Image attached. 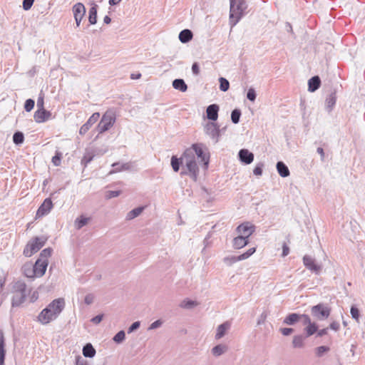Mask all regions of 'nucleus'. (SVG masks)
I'll return each mask as SVG.
<instances>
[{"instance_id": "393cba45", "label": "nucleus", "mask_w": 365, "mask_h": 365, "mask_svg": "<svg viewBox=\"0 0 365 365\" xmlns=\"http://www.w3.org/2000/svg\"><path fill=\"white\" fill-rule=\"evenodd\" d=\"M83 355L86 358H93L96 354V351L91 343H87L83 347Z\"/></svg>"}, {"instance_id": "4d7b16f0", "label": "nucleus", "mask_w": 365, "mask_h": 365, "mask_svg": "<svg viewBox=\"0 0 365 365\" xmlns=\"http://www.w3.org/2000/svg\"><path fill=\"white\" fill-rule=\"evenodd\" d=\"M163 322L160 319L155 320L149 327V329H155L162 325Z\"/></svg>"}, {"instance_id": "7ed1b4c3", "label": "nucleus", "mask_w": 365, "mask_h": 365, "mask_svg": "<svg viewBox=\"0 0 365 365\" xmlns=\"http://www.w3.org/2000/svg\"><path fill=\"white\" fill-rule=\"evenodd\" d=\"M26 288L27 286L24 281L19 280L14 283L12 287L13 297L11 299L12 307H18L26 301L29 293Z\"/></svg>"}, {"instance_id": "680f3d73", "label": "nucleus", "mask_w": 365, "mask_h": 365, "mask_svg": "<svg viewBox=\"0 0 365 365\" xmlns=\"http://www.w3.org/2000/svg\"><path fill=\"white\" fill-rule=\"evenodd\" d=\"M289 253V247L287 246L286 243H283L282 245V257H286Z\"/></svg>"}, {"instance_id": "3c124183", "label": "nucleus", "mask_w": 365, "mask_h": 365, "mask_svg": "<svg viewBox=\"0 0 365 365\" xmlns=\"http://www.w3.org/2000/svg\"><path fill=\"white\" fill-rule=\"evenodd\" d=\"M140 326V322L139 321H136L133 322L128 329V333H132L133 331L137 330Z\"/></svg>"}, {"instance_id": "20e7f679", "label": "nucleus", "mask_w": 365, "mask_h": 365, "mask_svg": "<svg viewBox=\"0 0 365 365\" xmlns=\"http://www.w3.org/2000/svg\"><path fill=\"white\" fill-rule=\"evenodd\" d=\"M171 165L175 172H178L182 167L181 175H189L195 181L197 180L198 175V166L197 161H186L185 165H183V161H170Z\"/></svg>"}, {"instance_id": "5fc2aeb1", "label": "nucleus", "mask_w": 365, "mask_h": 365, "mask_svg": "<svg viewBox=\"0 0 365 365\" xmlns=\"http://www.w3.org/2000/svg\"><path fill=\"white\" fill-rule=\"evenodd\" d=\"M76 365H89V364L81 356H78L76 357Z\"/></svg>"}, {"instance_id": "2eb2a0df", "label": "nucleus", "mask_w": 365, "mask_h": 365, "mask_svg": "<svg viewBox=\"0 0 365 365\" xmlns=\"http://www.w3.org/2000/svg\"><path fill=\"white\" fill-rule=\"evenodd\" d=\"M100 113L96 112L94 113L89 118L88 120L81 127L79 133L81 135H85L90 128L96 123L98 120L99 119Z\"/></svg>"}, {"instance_id": "cd10ccee", "label": "nucleus", "mask_w": 365, "mask_h": 365, "mask_svg": "<svg viewBox=\"0 0 365 365\" xmlns=\"http://www.w3.org/2000/svg\"><path fill=\"white\" fill-rule=\"evenodd\" d=\"M195 155L192 147L187 148L183 153V155L180 158H178L176 155H173L170 160H194Z\"/></svg>"}, {"instance_id": "de8ad7c7", "label": "nucleus", "mask_w": 365, "mask_h": 365, "mask_svg": "<svg viewBox=\"0 0 365 365\" xmlns=\"http://www.w3.org/2000/svg\"><path fill=\"white\" fill-rule=\"evenodd\" d=\"M121 191L120 190H108L106 192V197L107 199H111L113 197H116L120 195Z\"/></svg>"}, {"instance_id": "774afa93", "label": "nucleus", "mask_w": 365, "mask_h": 365, "mask_svg": "<svg viewBox=\"0 0 365 365\" xmlns=\"http://www.w3.org/2000/svg\"><path fill=\"white\" fill-rule=\"evenodd\" d=\"M38 292L34 291L31 296L30 302H34L35 301H36L38 299Z\"/></svg>"}, {"instance_id": "72a5a7b5", "label": "nucleus", "mask_w": 365, "mask_h": 365, "mask_svg": "<svg viewBox=\"0 0 365 365\" xmlns=\"http://www.w3.org/2000/svg\"><path fill=\"white\" fill-rule=\"evenodd\" d=\"M239 160H254V154L247 149H241L238 153Z\"/></svg>"}, {"instance_id": "39448f33", "label": "nucleus", "mask_w": 365, "mask_h": 365, "mask_svg": "<svg viewBox=\"0 0 365 365\" xmlns=\"http://www.w3.org/2000/svg\"><path fill=\"white\" fill-rule=\"evenodd\" d=\"M48 239V237L45 235L33 237L24 247L23 254L26 257H31L45 245Z\"/></svg>"}, {"instance_id": "052dcab7", "label": "nucleus", "mask_w": 365, "mask_h": 365, "mask_svg": "<svg viewBox=\"0 0 365 365\" xmlns=\"http://www.w3.org/2000/svg\"><path fill=\"white\" fill-rule=\"evenodd\" d=\"M192 71L194 75L197 76L200 73V67L197 63H194L192 66Z\"/></svg>"}, {"instance_id": "c756f323", "label": "nucleus", "mask_w": 365, "mask_h": 365, "mask_svg": "<svg viewBox=\"0 0 365 365\" xmlns=\"http://www.w3.org/2000/svg\"><path fill=\"white\" fill-rule=\"evenodd\" d=\"M90 220L91 217H87L81 215L75 220L74 226L77 230H81L83 227L86 225Z\"/></svg>"}, {"instance_id": "c9c22d12", "label": "nucleus", "mask_w": 365, "mask_h": 365, "mask_svg": "<svg viewBox=\"0 0 365 365\" xmlns=\"http://www.w3.org/2000/svg\"><path fill=\"white\" fill-rule=\"evenodd\" d=\"M227 351V346L223 344H217L212 349V354L215 356H220Z\"/></svg>"}, {"instance_id": "b1692460", "label": "nucleus", "mask_w": 365, "mask_h": 365, "mask_svg": "<svg viewBox=\"0 0 365 365\" xmlns=\"http://www.w3.org/2000/svg\"><path fill=\"white\" fill-rule=\"evenodd\" d=\"M320 78L318 76H313L308 81V90L310 92H314L320 87Z\"/></svg>"}, {"instance_id": "8fccbe9b", "label": "nucleus", "mask_w": 365, "mask_h": 365, "mask_svg": "<svg viewBox=\"0 0 365 365\" xmlns=\"http://www.w3.org/2000/svg\"><path fill=\"white\" fill-rule=\"evenodd\" d=\"M302 321V324L307 326L312 322L309 315L305 314H300V321Z\"/></svg>"}, {"instance_id": "ea45409f", "label": "nucleus", "mask_w": 365, "mask_h": 365, "mask_svg": "<svg viewBox=\"0 0 365 365\" xmlns=\"http://www.w3.org/2000/svg\"><path fill=\"white\" fill-rule=\"evenodd\" d=\"M219 81H220V89L224 92L227 91L230 88L229 81L223 77H220L219 78Z\"/></svg>"}, {"instance_id": "a878e982", "label": "nucleus", "mask_w": 365, "mask_h": 365, "mask_svg": "<svg viewBox=\"0 0 365 365\" xmlns=\"http://www.w3.org/2000/svg\"><path fill=\"white\" fill-rule=\"evenodd\" d=\"M336 93H331L326 98L325 105L327 111L329 113L331 111L333 107L336 104Z\"/></svg>"}, {"instance_id": "338daca9", "label": "nucleus", "mask_w": 365, "mask_h": 365, "mask_svg": "<svg viewBox=\"0 0 365 365\" xmlns=\"http://www.w3.org/2000/svg\"><path fill=\"white\" fill-rule=\"evenodd\" d=\"M266 318H267V314L264 312H263L260 315V317L257 321V324L260 325V324H263L264 322V321L266 320Z\"/></svg>"}, {"instance_id": "f03ea898", "label": "nucleus", "mask_w": 365, "mask_h": 365, "mask_svg": "<svg viewBox=\"0 0 365 365\" xmlns=\"http://www.w3.org/2000/svg\"><path fill=\"white\" fill-rule=\"evenodd\" d=\"M230 24L235 26L244 16L247 9L245 0H230Z\"/></svg>"}, {"instance_id": "c03bdc74", "label": "nucleus", "mask_w": 365, "mask_h": 365, "mask_svg": "<svg viewBox=\"0 0 365 365\" xmlns=\"http://www.w3.org/2000/svg\"><path fill=\"white\" fill-rule=\"evenodd\" d=\"M350 313L352 319L359 321L360 317V312L359 309L355 305H352L351 307Z\"/></svg>"}, {"instance_id": "a19ab883", "label": "nucleus", "mask_w": 365, "mask_h": 365, "mask_svg": "<svg viewBox=\"0 0 365 365\" xmlns=\"http://www.w3.org/2000/svg\"><path fill=\"white\" fill-rule=\"evenodd\" d=\"M330 348L327 346H320L315 349V354L318 357H322L325 353L328 352Z\"/></svg>"}, {"instance_id": "c85d7f7f", "label": "nucleus", "mask_w": 365, "mask_h": 365, "mask_svg": "<svg viewBox=\"0 0 365 365\" xmlns=\"http://www.w3.org/2000/svg\"><path fill=\"white\" fill-rule=\"evenodd\" d=\"M193 34L190 29H184L179 34V40L183 43H187L192 38Z\"/></svg>"}, {"instance_id": "13d9d810", "label": "nucleus", "mask_w": 365, "mask_h": 365, "mask_svg": "<svg viewBox=\"0 0 365 365\" xmlns=\"http://www.w3.org/2000/svg\"><path fill=\"white\" fill-rule=\"evenodd\" d=\"M103 314H98L96 317H93L91 321L93 324H99L103 320Z\"/></svg>"}, {"instance_id": "4468645a", "label": "nucleus", "mask_w": 365, "mask_h": 365, "mask_svg": "<svg viewBox=\"0 0 365 365\" xmlns=\"http://www.w3.org/2000/svg\"><path fill=\"white\" fill-rule=\"evenodd\" d=\"M53 208V202L50 198H46L36 212V217L48 215Z\"/></svg>"}, {"instance_id": "2f4dec72", "label": "nucleus", "mask_w": 365, "mask_h": 365, "mask_svg": "<svg viewBox=\"0 0 365 365\" xmlns=\"http://www.w3.org/2000/svg\"><path fill=\"white\" fill-rule=\"evenodd\" d=\"M307 337L302 334L295 335L293 337L292 346L294 348H303L304 346V340Z\"/></svg>"}, {"instance_id": "f257e3e1", "label": "nucleus", "mask_w": 365, "mask_h": 365, "mask_svg": "<svg viewBox=\"0 0 365 365\" xmlns=\"http://www.w3.org/2000/svg\"><path fill=\"white\" fill-rule=\"evenodd\" d=\"M65 307L63 298H58L49 303L38 314V322L41 324H47L55 320L62 312Z\"/></svg>"}, {"instance_id": "0eeeda50", "label": "nucleus", "mask_w": 365, "mask_h": 365, "mask_svg": "<svg viewBox=\"0 0 365 365\" xmlns=\"http://www.w3.org/2000/svg\"><path fill=\"white\" fill-rule=\"evenodd\" d=\"M331 313V308L325 304L319 303L312 307L311 314L318 320H324L327 319Z\"/></svg>"}, {"instance_id": "79ce46f5", "label": "nucleus", "mask_w": 365, "mask_h": 365, "mask_svg": "<svg viewBox=\"0 0 365 365\" xmlns=\"http://www.w3.org/2000/svg\"><path fill=\"white\" fill-rule=\"evenodd\" d=\"M24 136L21 132H16L13 135V141L15 144L19 145L24 142Z\"/></svg>"}, {"instance_id": "412c9836", "label": "nucleus", "mask_w": 365, "mask_h": 365, "mask_svg": "<svg viewBox=\"0 0 365 365\" xmlns=\"http://www.w3.org/2000/svg\"><path fill=\"white\" fill-rule=\"evenodd\" d=\"M300 321V314L298 313H291L289 314L283 320V323L289 325L294 326L297 322Z\"/></svg>"}, {"instance_id": "7c9ffc66", "label": "nucleus", "mask_w": 365, "mask_h": 365, "mask_svg": "<svg viewBox=\"0 0 365 365\" xmlns=\"http://www.w3.org/2000/svg\"><path fill=\"white\" fill-rule=\"evenodd\" d=\"M173 86L175 89L178 90L181 92H185L187 90V86L185 81L181 78L175 79L173 81Z\"/></svg>"}, {"instance_id": "6e6552de", "label": "nucleus", "mask_w": 365, "mask_h": 365, "mask_svg": "<svg viewBox=\"0 0 365 365\" xmlns=\"http://www.w3.org/2000/svg\"><path fill=\"white\" fill-rule=\"evenodd\" d=\"M256 252L255 247H251L245 252L238 256H227L224 257L223 262L228 266H231L237 262L245 260L252 256Z\"/></svg>"}, {"instance_id": "dca6fc26", "label": "nucleus", "mask_w": 365, "mask_h": 365, "mask_svg": "<svg viewBox=\"0 0 365 365\" xmlns=\"http://www.w3.org/2000/svg\"><path fill=\"white\" fill-rule=\"evenodd\" d=\"M51 115L50 111L44 108H39L34 113V118L36 123H41L48 120Z\"/></svg>"}, {"instance_id": "6e6d98bb", "label": "nucleus", "mask_w": 365, "mask_h": 365, "mask_svg": "<svg viewBox=\"0 0 365 365\" xmlns=\"http://www.w3.org/2000/svg\"><path fill=\"white\" fill-rule=\"evenodd\" d=\"M279 331H280V332L282 333V335H284V336H289L292 333H293L294 329L285 327V328H281Z\"/></svg>"}, {"instance_id": "f3484780", "label": "nucleus", "mask_w": 365, "mask_h": 365, "mask_svg": "<svg viewBox=\"0 0 365 365\" xmlns=\"http://www.w3.org/2000/svg\"><path fill=\"white\" fill-rule=\"evenodd\" d=\"M219 106L217 104H211L206 109L207 118L212 121H215L218 118Z\"/></svg>"}, {"instance_id": "f8f14e48", "label": "nucleus", "mask_w": 365, "mask_h": 365, "mask_svg": "<svg viewBox=\"0 0 365 365\" xmlns=\"http://www.w3.org/2000/svg\"><path fill=\"white\" fill-rule=\"evenodd\" d=\"M72 12L76 26L78 27L81 25V21L86 14V7L82 3H76L72 7Z\"/></svg>"}, {"instance_id": "4be33fe9", "label": "nucleus", "mask_w": 365, "mask_h": 365, "mask_svg": "<svg viewBox=\"0 0 365 365\" xmlns=\"http://www.w3.org/2000/svg\"><path fill=\"white\" fill-rule=\"evenodd\" d=\"M113 170L109 171L108 174L111 175L116 172H120L121 170H127L130 168V163H123L121 164L119 161H116L112 164Z\"/></svg>"}, {"instance_id": "6ab92c4d", "label": "nucleus", "mask_w": 365, "mask_h": 365, "mask_svg": "<svg viewBox=\"0 0 365 365\" xmlns=\"http://www.w3.org/2000/svg\"><path fill=\"white\" fill-rule=\"evenodd\" d=\"M249 244V240L240 236L235 237L232 240V247L236 250L241 249Z\"/></svg>"}, {"instance_id": "49530a36", "label": "nucleus", "mask_w": 365, "mask_h": 365, "mask_svg": "<svg viewBox=\"0 0 365 365\" xmlns=\"http://www.w3.org/2000/svg\"><path fill=\"white\" fill-rule=\"evenodd\" d=\"M257 94L255 92V90L253 88H249L247 93V98L249 101L254 102L256 99Z\"/></svg>"}, {"instance_id": "9b49d317", "label": "nucleus", "mask_w": 365, "mask_h": 365, "mask_svg": "<svg viewBox=\"0 0 365 365\" xmlns=\"http://www.w3.org/2000/svg\"><path fill=\"white\" fill-rule=\"evenodd\" d=\"M303 264L304 267L310 270L312 272L315 274H319L322 270V266L316 263V260L314 257L310 255H305L303 257Z\"/></svg>"}, {"instance_id": "473e14b6", "label": "nucleus", "mask_w": 365, "mask_h": 365, "mask_svg": "<svg viewBox=\"0 0 365 365\" xmlns=\"http://www.w3.org/2000/svg\"><path fill=\"white\" fill-rule=\"evenodd\" d=\"M318 325L315 322H311L304 329L305 336L309 337L317 333Z\"/></svg>"}, {"instance_id": "5701e85b", "label": "nucleus", "mask_w": 365, "mask_h": 365, "mask_svg": "<svg viewBox=\"0 0 365 365\" xmlns=\"http://www.w3.org/2000/svg\"><path fill=\"white\" fill-rule=\"evenodd\" d=\"M192 147L194 155L196 154L200 160H209L210 156L207 155L203 151L202 144H193Z\"/></svg>"}, {"instance_id": "aec40b11", "label": "nucleus", "mask_w": 365, "mask_h": 365, "mask_svg": "<svg viewBox=\"0 0 365 365\" xmlns=\"http://www.w3.org/2000/svg\"><path fill=\"white\" fill-rule=\"evenodd\" d=\"M279 175L282 178H287L290 175L288 166L283 161H277L276 165Z\"/></svg>"}, {"instance_id": "09e8293b", "label": "nucleus", "mask_w": 365, "mask_h": 365, "mask_svg": "<svg viewBox=\"0 0 365 365\" xmlns=\"http://www.w3.org/2000/svg\"><path fill=\"white\" fill-rule=\"evenodd\" d=\"M263 163H259L257 165V166L253 170V173L255 175H262V171H263Z\"/></svg>"}, {"instance_id": "e433bc0d", "label": "nucleus", "mask_w": 365, "mask_h": 365, "mask_svg": "<svg viewBox=\"0 0 365 365\" xmlns=\"http://www.w3.org/2000/svg\"><path fill=\"white\" fill-rule=\"evenodd\" d=\"M144 210V207H138L130 210L127 215V219L132 220L139 216Z\"/></svg>"}, {"instance_id": "58836bf2", "label": "nucleus", "mask_w": 365, "mask_h": 365, "mask_svg": "<svg viewBox=\"0 0 365 365\" xmlns=\"http://www.w3.org/2000/svg\"><path fill=\"white\" fill-rule=\"evenodd\" d=\"M125 338V333L123 330L119 331L113 338V340L116 344H120L122 343Z\"/></svg>"}, {"instance_id": "9d476101", "label": "nucleus", "mask_w": 365, "mask_h": 365, "mask_svg": "<svg viewBox=\"0 0 365 365\" xmlns=\"http://www.w3.org/2000/svg\"><path fill=\"white\" fill-rule=\"evenodd\" d=\"M205 132L215 143H217L220 137V129L216 123H207L205 125Z\"/></svg>"}, {"instance_id": "ddd939ff", "label": "nucleus", "mask_w": 365, "mask_h": 365, "mask_svg": "<svg viewBox=\"0 0 365 365\" xmlns=\"http://www.w3.org/2000/svg\"><path fill=\"white\" fill-rule=\"evenodd\" d=\"M48 264V260L38 259L34 264L32 269H29V271L36 277H42L46 271Z\"/></svg>"}, {"instance_id": "a18cd8bd", "label": "nucleus", "mask_w": 365, "mask_h": 365, "mask_svg": "<svg viewBox=\"0 0 365 365\" xmlns=\"http://www.w3.org/2000/svg\"><path fill=\"white\" fill-rule=\"evenodd\" d=\"M35 102L33 99H27L24 103V109L27 112H30L34 107Z\"/></svg>"}, {"instance_id": "37998d69", "label": "nucleus", "mask_w": 365, "mask_h": 365, "mask_svg": "<svg viewBox=\"0 0 365 365\" xmlns=\"http://www.w3.org/2000/svg\"><path fill=\"white\" fill-rule=\"evenodd\" d=\"M52 252H53V250L51 247H47V248L43 249L41 252L38 259H43L48 260V258L51 255Z\"/></svg>"}, {"instance_id": "864d4df0", "label": "nucleus", "mask_w": 365, "mask_h": 365, "mask_svg": "<svg viewBox=\"0 0 365 365\" xmlns=\"http://www.w3.org/2000/svg\"><path fill=\"white\" fill-rule=\"evenodd\" d=\"M6 356L5 348H2V344L0 345V365H4V360Z\"/></svg>"}, {"instance_id": "4c0bfd02", "label": "nucleus", "mask_w": 365, "mask_h": 365, "mask_svg": "<svg viewBox=\"0 0 365 365\" xmlns=\"http://www.w3.org/2000/svg\"><path fill=\"white\" fill-rule=\"evenodd\" d=\"M241 116V110L240 109H234L231 113V120L234 124H237L240 122Z\"/></svg>"}, {"instance_id": "f704fd0d", "label": "nucleus", "mask_w": 365, "mask_h": 365, "mask_svg": "<svg viewBox=\"0 0 365 365\" xmlns=\"http://www.w3.org/2000/svg\"><path fill=\"white\" fill-rule=\"evenodd\" d=\"M197 305V302L196 301L190 299H185L182 300L180 304V307L183 309H191L196 307Z\"/></svg>"}, {"instance_id": "69168bd1", "label": "nucleus", "mask_w": 365, "mask_h": 365, "mask_svg": "<svg viewBox=\"0 0 365 365\" xmlns=\"http://www.w3.org/2000/svg\"><path fill=\"white\" fill-rule=\"evenodd\" d=\"M93 301V297L91 294H87L85 297L84 302L86 304H92Z\"/></svg>"}, {"instance_id": "e2e57ef3", "label": "nucleus", "mask_w": 365, "mask_h": 365, "mask_svg": "<svg viewBox=\"0 0 365 365\" xmlns=\"http://www.w3.org/2000/svg\"><path fill=\"white\" fill-rule=\"evenodd\" d=\"M328 330H329L328 327L327 328H324V329H319V330L317 329V336L322 337V336L327 334Z\"/></svg>"}, {"instance_id": "423d86ee", "label": "nucleus", "mask_w": 365, "mask_h": 365, "mask_svg": "<svg viewBox=\"0 0 365 365\" xmlns=\"http://www.w3.org/2000/svg\"><path fill=\"white\" fill-rule=\"evenodd\" d=\"M115 113L112 110H107L102 116L98 123L96 129L98 133L101 134L110 128H112L115 122Z\"/></svg>"}, {"instance_id": "1a4fd4ad", "label": "nucleus", "mask_w": 365, "mask_h": 365, "mask_svg": "<svg viewBox=\"0 0 365 365\" xmlns=\"http://www.w3.org/2000/svg\"><path fill=\"white\" fill-rule=\"evenodd\" d=\"M255 226L250 222H245L238 225L235 230L240 236L249 240V237L255 232Z\"/></svg>"}, {"instance_id": "a211bd4d", "label": "nucleus", "mask_w": 365, "mask_h": 365, "mask_svg": "<svg viewBox=\"0 0 365 365\" xmlns=\"http://www.w3.org/2000/svg\"><path fill=\"white\" fill-rule=\"evenodd\" d=\"M231 323L228 321L220 324L217 328V331L215 334V339H220L222 338L227 331L230 329Z\"/></svg>"}, {"instance_id": "bb28decb", "label": "nucleus", "mask_w": 365, "mask_h": 365, "mask_svg": "<svg viewBox=\"0 0 365 365\" xmlns=\"http://www.w3.org/2000/svg\"><path fill=\"white\" fill-rule=\"evenodd\" d=\"M93 6L90 8L88 11V21L90 24L94 25L97 22V9L98 5L93 3Z\"/></svg>"}, {"instance_id": "0e129e2a", "label": "nucleus", "mask_w": 365, "mask_h": 365, "mask_svg": "<svg viewBox=\"0 0 365 365\" xmlns=\"http://www.w3.org/2000/svg\"><path fill=\"white\" fill-rule=\"evenodd\" d=\"M339 322H332L330 324H329V329H332V330H334V331H338L339 329Z\"/></svg>"}, {"instance_id": "bf43d9fd", "label": "nucleus", "mask_w": 365, "mask_h": 365, "mask_svg": "<svg viewBox=\"0 0 365 365\" xmlns=\"http://www.w3.org/2000/svg\"><path fill=\"white\" fill-rule=\"evenodd\" d=\"M43 94L42 93H40L38 99H37V107H38V109L39 108H43Z\"/></svg>"}, {"instance_id": "603ef678", "label": "nucleus", "mask_w": 365, "mask_h": 365, "mask_svg": "<svg viewBox=\"0 0 365 365\" xmlns=\"http://www.w3.org/2000/svg\"><path fill=\"white\" fill-rule=\"evenodd\" d=\"M34 2V0H24L23 1L24 9L26 11L29 10L31 8Z\"/></svg>"}]
</instances>
